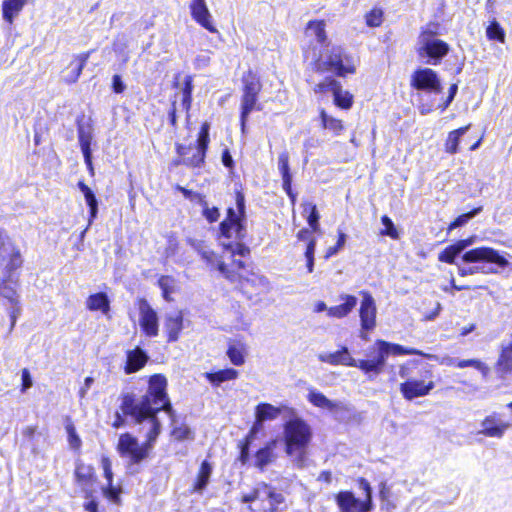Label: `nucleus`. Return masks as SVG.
I'll return each mask as SVG.
<instances>
[{"instance_id":"1","label":"nucleus","mask_w":512,"mask_h":512,"mask_svg":"<svg viewBox=\"0 0 512 512\" xmlns=\"http://www.w3.org/2000/svg\"><path fill=\"white\" fill-rule=\"evenodd\" d=\"M245 197L241 192H236L235 207H229L227 217L220 224V243L224 249L223 257L229 255L246 256L249 249L241 242L245 237Z\"/></svg>"},{"instance_id":"2","label":"nucleus","mask_w":512,"mask_h":512,"mask_svg":"<svg viewBox=\"0 0 512 512\" xmlns=\"http://www.w3.org/2000/svg\"><path fill=\"white\" fill-rule=\"evenodd\" d=\"M121 411L130 415L135 424L139 426V433L146 438V442L154 446L158 435L161 432V422L158 413L164 411L170 419H173V408L170 401L164 402L161 406L150 407L147 400L143 403H135L131 396H125L122 400Z\"/></svg>"},{"instance_id":"3","label":"nucleus","mask_w":512,"mask_h":512,"mask_svg":"<svg viewBox=\"0 0 512 512\" xmlns=\"http://www.w3.org/2000/svg\"><path fill=\"white\" fill-rule=\"evenodd\" d=\"M312 437L311 426L294 409L293 415H290L283 425V441L285 453L292 459L295 466L302 468L305 465L307 449Z\"/></svg>"},{"instance_id":"4","label":"nucleus","mask_w":512,"mask_h":512,"mask_svg":"<svg viewBox=\"0 0 512 512\" xmlns=\"http://www.w3.org/2000/svg\"><path fill=\"white\" fill-rule=\"evenodd\" d=\"M359 60L336 45L327 44L315 61V67L320 72H331L339 77L355 74Z\"/></svg>"},{"instance_id":"5","label":"nucleus","mask_w":512,"mask_h":512,"mask_svg":"<svg viewBox=\"0 0 512 512\" xmlns=\"http://www.w3.org/2000/svg\"><path fill=\"white\" fill-rule=\"evenodd\" d=\"M242 502L253 503L249 509L253 512H278L284 503V496L267 484H258L250 493L242 496Z\"/></svg>"},{"instance_id":"6","label":"nucleus","mask_w":512,"mask_h":512,"mask_svg":"<svg viewBox=\"0 0 512 512\" xmlns=\"http://www.w3.org/2000/svg\"><path fill=\"white\" fill-rule=\"evenodd\" d=\"M375 347L377 348V356L373 359H369L371 373H374L375 375H378L382 372L386 360L390 355H421L429 359L435 357L430 354H425L414 348H406L399 344L390 343L380 339L376 340Z\"/></svg>"},{"instance_id":"7","label":"nucleus","mask_w":512,"mask_h":512,"mask_svg":"<svg viewBox=\"0 0 512 512\" xmlns=\"http://www.w3.org/2000/svg\"><path fill=\"white\" fill-rule=\"evenodd\" d=\"M191 244L202 255V258L212 267H215L225 278L232 282L237 280L238 270L244 267L243 261L234 259L231 264H227L224 259H231L229 255L222 256L219 259L203 241H193Z\"/></svg>"},{"instance_id":"8","label":"nucleus","mask_w":512,"mask_h":512,"mask_svg":"<svg viewBox=\"0 0 512 512\" xmlns=\"http://www.w3.org/2000/svg\"><path fill=\"white\" fill-rule=\"evenodd\" d=\"M209 129L210 125L208 122L202 124L197 139V146L195 147L177 144L176 151L178 156L183 157V165L189 167H199L202 165L209 143Z\"/></svg>"},{"instance_id":"9","label":"nucleus","mask_w":512,"mask_h":512,"mask_svg":"<svg viewBox=\"0 0 512 512\" xmlns=\"http://www.w3.org/2000/svg\"><path fill=\"white\" fill-rule=\"evenodd\" d=\"M360 488L365 492V500H360L350 491H341L336 497V503L341 512H369L372 508L371 486L363 478L359 480Z\"/></svg>"},{"instance_id":"10","label":"nucleus","mask_w":512,"mask_h":512,"mask_svg":"<svg viewBox=\"0 0 512 512\" xmlns=\"http://www.w3.org/2000/svg\"><path fill=\"white\" fill-rule=\"evenodd\" d=\"M417 52L421 57L427 56L438 61L447 55L449 45L439 39L435 32L430 29H425L418 37ZM434 64H436V62H434Z\"/></svg>"},{"instance_id":"11","label":"nucleus","mask_w":512,"mask_h":512,"mask_svg":"<svg viewBox=\"0 0 512 512\" xmlns=\"http://www.w3.org/2000/svg\"><path fill=\"white\" fill-rule=\"evenodd\" d=\"M153 446L146 441L140 444L136 437L129 433L121 434L117 444V451L121 457H126L133 464L146 459Z\"/></svg>"},{"instance_id":"12","label":"nucleus","mask_w":512,"mask_h":512,"mask_svg":"<svg viewBox=\"0 0 512 512\" xmlns=\"http://www.w3.org/2000/svg\"><path fill=\"white\" fill-rule=\"evenodd\" d=\"M318 359L330 365H343L349 367H356L363 371L365 374H370V363L368 360H356L352 357L348 348L343 346L340 350L335 352H323L318 355Z\"/></svg>"},{"instance_id":"13","label":"nucleus","mask_w":512,"mask_h":512,"mask_svg":"<svg viewBox=\"0 0 512 512\" xmlns=\"http://www.w3.org/2000/svg\"><path fill=\"white\" fill-rule=\"evenodd\" d=\"M18 286V282L12 279H7L0 283V298L3 299L7 305H10V308L8 309L11 321L10 331L13 330L21 313Z\"/></svg>"},{"instance_id":"14","label":"nucleus","mask_w":512,"mask_h":512,"mask_svg":"<svg viewBox=\"0 0 512 512\" xmlns=\"http://www.w3.org/2000/svg\"><path fill=\"white\" fill-rule=\"evenodd\" d=\"M435 387L430 371H426L422 378H408L400 385V392L406 400L424 397Z\"/></svg>"},{"instance_id":"15","label":"nucleus","mask_w":512,"mask_h":512,"mask_svg":"<svg viewBox=\"0 0 512 512\" xmlns=\"http://www.w3.org/2000/svg\"><path fill=\"white\" fill-rule=\"evenodd\" d=\"M283 413H285L287 416L293 415L294 408L288 407L286 405L274 406L270 403L258 404L255 407V422L250 433L252 435L256 434L262 429L264 422L276 420Z\"/></svg>"},{"instance_id":"16","label":"nucleus","mask_w":512,"mask_h":512,"mask_svg":"<svg viewBox=\"0 0 512 512\" xmlns=\"http://www.w3.org/2000/svg\"><path fill=\"white\" fill-rule=\"evenodd\" d=\"M462 260L466 263H492L501 268L509 265V261L505 256L491 247H477L466 251L462 256Z\"/></svg>"},{"instance_id":"17","label":"nucleus","mask_w":512,"mask_h":512,"mask_svg":"<svg viewBox=\"0 0 512 512\" xmlns=\"http://www.w3.org/2000/svg\"><path fill=\"white\" fill-rule=\"evenodd\" d=\"M167 380L164 376L156 374L150 377L148 390L136 403H143L147 400L150 407L161 406L169 401L166 393Z\"/></svg>"},{"instance_id":"18","label":"nucleus","mask_w":512,"mask_h":512,"mask_svg":"<svg viewBox=\"0 0 512 512\" xmlns=\"http://www.w3.org/2000/svg\"><path fill=\"white\" fill-rule=\"evenodd\" d=\"M411 85L418 90L440 93L442 90L437 73L430 68L417 69L411 76Z\"/></svg>"},{"instance_id":"19","label":"nucleus","mask_w":512,"mask_h":512,"mask_svg":"<svg viewBox=\"0 0 512 512\" xmlns=\"http://www.w3.org/2000/svg\"><path fill=\"white\" fill-rule=\"evenodd\" d=\"M0 260L7 262L6 266L11 270L19 268L22 264L20 250L2 229H0Z\"/></svg>"},{"instance_id":"20","label":"nucleus","mask_w":512,"mask_h":512,"mask_svg":"<svg viewBox=\"0 0 512 512\" xmlns=\"http://www.w3.org/2000/svg\"><path fill=\"white\" fill-rule=\"evenodd\" d=\"M362 301L360 304L359 316L361 327L364 330H373L376 326V303L372 295L367 291H362Z\"/></svg>"},{"instance_id":"21","label":"nucleus","mask_w":512,"mask_h":512,"mask_svg":"<svg viewBox=\"0 0 512 512\" xmlns=\"http://www.w3.org/2000/svg\"><path fill=\"white\" fill-rule=\"evenodd\" d=\"M478 434L485 437L501 439L510 428V423L502 421L496 413L487 415L480 423Z\"/></svg>"},{"instance_id":"22","label":"nucleus","mask_w":512,"mask_h":512,"mask_svg":"<svg viewBox=\"0 0 512 512\" xmlns=\"http://www.w3.org/2000/svg\"><path fill=\"white\" fill-rule=\"evenodd\" d=\"M139 324L144 333L149 337L158 335V316L151 306L145 301H140L139 304Z\"/></svg>"},{"instance_id":"23","label":"nucleus","mask_w":512,"mask_h":512,"mask_svg":"<svg viewBox=\"0 0 512 512\" xmlns=\"http://www.w3.org/2000/svg\"><path fill=\"white\" fill-rule=\"evenodd\" d=\"M192 18L209 32H217L212 22L211 13L206 5L205 0H192L190 5Z\"/></svg>"},{"instance_id":"24","label":"nucleus","mask_w":512,"mask_h":512,"mask_svg":"<svg viewBox=\"0 0 512 512\" xmlns=\"http://www.w3.org/2000/svg\"><path fill=\"white\" fill-rule=\"evenodd\" d=\"M164 329L168 336L169 342H175L179 339L183 329V314L181 311L175 310L167 313L164 320Z\"/></svg>"},{"instance_id":"25","label":"nucleus","mask_w":512,"mask_h":512,"mask_svg":"<svg viewBox=\"0 0 512 512\" xmlns=\"http://www.w3.org/2000/svg\"><path fill=\"white\" fill-rule=\"evenodd\" d=\"M148 361L147 354L139 347L127 351V361L125 365V373L131 374L142 369Z\"/></svg>"},{"instance_id":"26","label":"nucleus","mask_w":512,"mask_h":512,"mask_svg":"<svg viewBox=\"0 0 512 512\" xmlns=\"http://www.w3.org/2000/svg\"><path fill=\"white\" fill-rule=\"evenodd\" d=\"M86 308L92 312H101L107 315L110 311V299L104 292L94 293L85 301Z\"/></svg>"},{"instance_id":"27","label":"nucleus","mask_w":512,"mask_h":512,"mask_svg":"<svg viewBox=\"0 0 512 512\" xmlns=\"http://www.w3.org/2000/svg\"><path fill=\"white\" fill-rule=\"evenodd\" d=\"M101 466L104 471V477L107 480V485L103 487V493L110 500L116 501L118 498V489L112 485L113 472L110 459L103 456L101 459Z\"/></svg>"},{"instance_id":"28","label":"nucleus","mask_w":512,"mask_h":512,"mask_svg":"<svg viewBox=\"0 0 512 512\" xmlns=\"http://www.w3.org/2000/svg\"><path fill=\"white\" fill-rule=\"evenodd\" d=\"M308 401L315 407L325 409L328 411H336L340 408V403L332 401L328 399L323 393L315 390V389H309L308 395H307Z\"/></svg>"},{"instance_id":"29","label":"nucleus","mask_w":512,"mask_h":512,"mask_svg":"<svg viewBox=\"0 0 512 512\" xmlns=\"http://www.w3.org/2000/svg\"><path fill=\"white\" fill-rule=\"evenodd\" d=\"M340 298L344 303L330 307L328 309V315L334 318H343L347 316L357 305V298L352 295H341Z\"/></svg>"},{"instance_id":"30","label":"nucleus","mask_w":512,"mask_h":512,"mask_svg":"<svg viewBox=\"0 0 512 512\" xmlns=\"http://www.w3.org/2000/svg\"><path fill=\"white\" fill-rule=\"evenodd\" d=\"M78 138H79L80 147H81L84 159H85V163L92 170L90 145H91L93 136H92L91 127L80 126L79 132H78Z\"/></svg>"},{"instance_id":"31","label":"nucleus","mask_w":512,"mask_h":512,"mask_svg":"<svg viewBox=\"0 0 512 512\" xmlns=\"http://www.w3.org/2000/svg\"><path fill=\"white\" fill-rule=\"evenodd\" d=\"M26 3L27 0H4L2 2L3 19L9 24H12Z\"/></svg>"},{"instance_id":"32","label":"nucleus","mask_w":512,"mask_h":512,"mask_svg":"<svg viewBox=\"0 0 512 512\" xmlns=\"http://www.w3.org/2000/svg\"><path fill=\"white\" fill-rule=\"evenodd\" d=\"M332 94L334 96V103L341 109L348 110L353 105V95L343 90L340 82H332Z\"/></svg>"},{"instance_id":"33","label":"nucleus","mask_w":512,"mask_h":512,"mask_svg":"<svg viewBox=\"0 0 512 512\" xmlns=\"http://www.w3.org/2000/svg\"><path fill=\"white\" fill-rule=\"evenodd\" d=\"M276 441L269 442L265 447L260 449L255 456L256 467L263 469L276 459Z\"/></svg>"},{"instance_id":"34","label":"nucleus","mask_w":512,"mask_h":512,"mask_svg":"<svg viewBox=\"0 0 512 512\" xmlns=\"http://www.w3.org/2000/svg\"><path fill=\"white\" fill-rule=\"evenodd\" d=\"M204 376L212 385L219 386L223 382L235 380L238 377V371L227 368L216 372H206Z\"/></svg>"},{"instance_id":"35","label":"nucleus","mask_w":512,"mask_h":512,"mask_svg":"<svg viewBox=\"0 0 512 512\" xmlns=\"http://www.w3.org/2000/svg\"><path fill=\"white\" fill-rule=\"evenodd\" d=\"M75 478L77 483L83 488L90 486L94 482V469L90 465L77 463L75 469Z\"/></svg>"},{"instance_id":"36","label":"nucleus","mask_w":512,"mask_h":512,"mask_svg":"<svg viewBox=\"0 0 512 512\" xmlns=\"http://www.w3.org/2000/svg\"><path fill=\"white\" fill-rule=\"evenodd\" d=\"M213 467L208 461H203L200 465L193 491L201 493L208 485Z\"/></svg>"},{"instance_id":"37","label":"nucleus","mask_w":512,"mask_h":512,"mask_svg":"<svg viewBox=\"0 0 512 512\" xmlns=\"http://www.w3.org/2000/svg\"><path fill=\"white\" fill-rule=\"evenodd\" d=\"M320 120L322 127L333 133L335 136L341 135L344 130L342 120L329 115L324 109L320 110Z\"/></svg>"},{"instance_id":"38","label":"nucleus","mask_w":512,"mask_h":512,"mask_svg":"<svg viewBox=\"0 0 512 512\" xmlns=\"http://www.w3.org/2000/svg\"><path fill=\"white\" fill-rule=\"evenodd\" d=\"M88 55H79L74 58L68 66L70 72L64 76L65 81L68 83H74L78 80L82 73V70L87 62Z\"/></svg>"},{"instance_id":"39","label":"nucleus","mask_w":512,"mask_h":512,"mask_svg":"<svg viewBox=\"0 0 512 512\" xmlns=\"http://www.w3.org/2000/svg\"><path fill=\"white\" fill-rule=\"evenodd\" d=\"M325 27L326 24L323 20L310 21L306 27V36L313 37L317 42L323 44L327 39Z\"/></svg>"},{"instance_id":"40","label":"nucleus","mask_w":512,"mask_h":512,"mask_svg":"<svg viewBox=\"0 0 512 512\" xmlns=\"http://www.w3.org/2000/svg\"><path fill=\"white\" fill-rule=\"evenodd\" d=\"M469 126L461 127L459 129L451 131L444 143V149L449 154H455L458 152V146L460 138L468 131Z\"/></svg>"},{"instance_id":"41","label":"nucleus","mask_w":512,"mask_h":512,"mask_svg":"<svg viewBox=\"0 0 512 512\" xmlns=\"http://www.w3.org/2000/svg\"><path fill=\"white\" fill-rule=\"evenodd\" d=\"M258 95L243 93L241 99V128L244 130L249 114L256 109Z\"/></svg>"},{"instance_id":"42","label":"nucleus","mask_w":512,"mask_h":512,"mask_svg":"<svg viewBox=\"0 0 512 512\" xmlns=\"http://www.w3.org/2000/svg\"><path fill=\"white\" fill-rule=\"evenodd\" d=\"M443 364L453 365L455 364L458 368L465 367H473L479 370L483 376H487L489 374V367L478 359H468V360H460L455 363V360L452 358H447L442 361Z\"/></svg>"},{"instance_id":"43","label":"nucleus","mask_w":512,"mask_h":512,"mask_svg":"<svg viewBox=\"0 0 512 512\" xmlns=\"http://www.w3.org/2000/svg\"><path fill=\"white\" fill-rule=\"evenodd\" d=\"M78 187H79L80 191L83 193L86 203L90 208L89 225H91L92 221L96 218L97 211H98L97 199H96L93 191L85 183L79 182Z\"/></svg>"},{"instance_id":"44","label":"nucleus","mask_w":512,"mask_h":512,"mask_svg":"<svg viewBox=\"0 0 512 512\" xmlns=\"http://www.w3.org/2000/svg\"><path fill=\"white\" fill-rule=\"evenodd\" d=\"M173 429H172V436L178 440H192L194 438V433L191 430L189 426H187L184 423H178L175 419V414L173 413V419H171Z\"/></svg>"},{"instance_id":"45","label":"nucleus","mask_w":512,"mask_h":512,"mask_svg":"<svg viewBox=\"0 0 512 512\" xmlns=\"http://www.w3.org/2000/svg\"><path fill=\"white\" fill-rule=\"evenodd\" d=\"M261 87L259 78L253 72L249 71L243 76V93L258 95Z\"/></svg>"},{"instance_id":"46","label":"nucleus","mask_w":512,"mask_h":512,"mask_svg":"<svg viewBox=\"0 0 512 512\" xmlns=\"http://www.w3.org/2000/svg\"><path fill=\"white\" fill-rule=\"evenodd\" d=\"M227 355L232 364L241 366L245 362L244 346L240 343H233L229 346Z\"/></svg>"},{"instance_id":"47","label":"nucleus","mask_w":512,"mask_h":512,"mask_svg":"<svg viewBox=\"0 0 512 512\" xmlns=\"http://www.w3.org/2000/svg\"><path fill=\"white\" fill-rule=\"evenodd\" d=\"M500 371L512 372V345L504 347L497 362Z\"/></svg>"},{"instance_id":"48","label":"nucleus","mask_w":512,"mask_h":512,"mask_svg":"<svg viewBox=\"0 0 512 512\" xmlns=\"http://www.w3.org/2000/svg\"><path fill=\"white\" fill-rule=\"evenodd\" d=\"M462 252L457 243L445 248L438 256L439 261L454 264L455 258Z\"/></svg>"},{"instance_id":"49","label":"nucleus","mask_w":512,"mask_h":512,"mask_svg":"<svg viewBox=\"0 0 512 512\" xmlns=\"http://www.w3.org/2000/svg\"><path fill=\"white\" fill-rule=\"evenodd\" d=\"M304 206V213H308L307 222L313 231L319 230V213L317 208L312 203H306Z\"/></svg>"},{"instance_id":"50","label":"nucleus","mask_w":512,"mask_h":512,"mask_svg":"<svg viewBox=\"0 0 512 512\" xmlns=\"http://www.w3.org/2000/svg\"><path fill=\"white\" fill-rule=\"evenodd\" d=\"M486 35L490 40L505 42V32L497 21H492L486 29Z\"/></svg>"},{"instance_id":"51","label":"nucleus","mask_w":512,"mask_h":512,"mask_svg":"<svg viewBox=\"0 0 512 512\" xmlns=\"http://www.w3.org/2000/svg\"><path fill=\"white\" fill-rule=\"evenodd\" d=\"M365 20L369 27H379L383 22V11L380 8H373L365 15Z\"/></svg>"},{"instance_id":"52","label":"nucleus","mask_w":512,"mask_h":512,"mask_svg":"<svg viewBox=\"0 0 512 512\" xmlns=\"http://www.w3.org/2000/svg\"><path fill=\"white\" fill-rule=\"evenodd\" d=\"M159 286L163 292V297L170 301V294L174 291L175 280L169 276H162L159 279Z\"/></svg>"},{"instance_id":"53","label":"nucleus","mask_w":512,"mask_h":512,"mask_svg":"<svg viewBox=\"0 0 512 512\" xmlns=\"http://www.w3.org/2000/svg\"><path fill=\"white\" fill-rule=\"evenodd\" d=\"M382 224L385 226V229L381 231L382 235H387L392 239H399L400 235L396 227L394 226L392 220L388 216H383L381 218Z\"/></svg>"},{"instance_id":"54","label":"nucleus","mask_w":512,"mask_h":512,"mask_svg":"<svg viewBox=\"0 0 512 512\" xmlns=\"http://www.w3.org/2000/svg\"><path fill=\"white\" fill-rule=\"evenodd\" d=\"M480 211V208H477L469 213L462 214L459 217H457L449 226V230H453L457 227H461L468 223L470 219H472L475 215H477Z\"/></svg>"},{"instance_id":"55","label":"nucleus","mask_w":512,"mask_h":512,"mask_svg":"<svg viewBox=\"0 0 512 512\" xmlns=\"http://www.w3.org/2000/svg\"><path fill=\"white\" fill-rule=\"evenodd\" d=\"M66 431L68 434V442L72 449L78 450L81 446V439L76 433V429L73 424H68L66 426Z\"/></svg>"},{"instance_id":"56","label":"nucleus","mask_w":512,"mask_h":512,"mask_svg":"<svg viewBox=\"0 0 512 512\" xmlns=\"http://www.w3.org/2000/svg\"><path fill=\"white\" fill-rule=\"evenodd\" d=\"M278 169L282 175V177H290L289 171V156L288 153L283 152L278 157Z\"/></svg>"},{"instance_id":"57","label":"nucleus","mask_w":512,"mask_h":512,"mask_svg":"<svg viewBox=\"0 0 512 512\" xmlns=\"http://www.w3.org/2000/svg\"><path fill=\"white\" fill-rule=\"evenodd\" d=\"M346 243V234L342 231L339 232V238L336 244L333 247H329L326 252V258H329L335 255L339 250H341Z\"/></svg>"},{"instance_id":"58","label":"nucleus","mask_w":512,"mask_h":512,"mask_svg":"<svg viewBox=\"0 0 512 512\" xmlns=\"http://www.w3.org/2000/svg\"><path fill=\"white\" fill-rule=\"evenodd\" d=\"M203 215L209 222L213 223L219 219L220 212H219L218 208H216V207L210 208L205 204V207L203 209Z\"/></svg>"},{"instance_id":"59","label":"nucleus","mask_w":512,"mask_h":512,"mask_svg":"<svg viewBox=\"0 0 512 512\" xmlns=\"http://www.w3.org/2000/svg\"><path fill=\"white\" fill-rule=\"evenodd\" d=\"M332 82H338L333 78H327L323 82L317 84L314 88L316 93L332 92Z\"/></svg>"},{"instance_id":"60","label":"nucleus","mask_w":512,"mask_h":512,"mask_svg":"<svg viewBox=\"0 0 512 512\" xmlns=\"http://www.w3.org/2000/svg\"><path fill=\"white\" fill-rule=\"evenodd\" d=\"M191 92H192L191 82L187 81L184 91H183V105L186 110H188L191 105Z\"/></svg>"},{"instance_id":"61","label":"nucleus","mask_w":512,"mask_h":512,"mask_svg":"<svg viewBox=\"0 0 512 512\" xmlns=\"http://www.w3.org/2000/svg\"><path fill=\"white\" fill-rule=\"evenodd\" d=\"M32 385H33V382H32L30 372L28 369L25 368L22 370V391H26L27 389L32 387Z\"/></svg>"},{"instance_id":"62","label":"nucleus","mask_w":512,"mask_h":512,"mask_svg":"<svg viewBox=\"0 0 512 512\" xmlns=\"http://www.w3.org/2000/svg\"><path fill=\"white\" fill-rule=\"evenodd\" d=\"M282 180H283V189H284V191L291 198L292 202H294L295 201V196L292 193V189H291L292 176H290V177H282Z\"/></svg>"},{"instance_id":"63","label":"nucleus","mask_w":512,"mask_h":512,"mask_svg":"<svg viewBox=\"0 0 512 512\" xmlns=\"http://www.w3.org/2000/svg\"><path fill=\"white\" fill-rule=\"evenodd\" d=\"M94 383V379L92 377H86L84 380L83 386L79 390V396L80 398H84L88 392V390L91 388L92 384Z\"/></svg>"},{"instance_id":"64","label":"nucleus","mask_w":512,"mask_h":512,"mask_svg":"<svg viewBox=\"0 0 512 512\" xmlns=\"http://www.w3.org/2000/svg\"><path fill=\"white\" fill-rule=\"evenodd\" d=\"M113 89L116 93H122L125 89V85L119 75H114L113 77Z\"/></svg>"}]
</instances>
